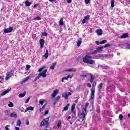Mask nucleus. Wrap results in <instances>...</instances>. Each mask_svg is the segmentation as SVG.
<instances>
[{"mask_svg":"<svg viewBox=\"0 0 130 130\" xmlns=\"http://www.w3.org/2000/svg\"><path fill=\"white\" fill-rule=\"evenodd\" d=\"M88 106H89V103H86L85 107L82 109V112L79 117V121H80V122H82L85 120L86 115L87 114V109L88 108Z\"/></svg>","mask_w":130,"mask_h":130,"instance_id":"obj_1","label":"nucleus"},{"mask_svg":"<svg viewBox=\"0 0 130 130\" xmlns=\"http://www.w3.org/2000/svg\"><path fill=\"white\" fill-rule=\"evenodd\" d=\"M91 58H92V56L86 55L83 58L82 61L84 63L94 64V63H95V61L91 59Z\"/></svg>","mask_w":130,"mask_h":130,"instance_id":"obj_2","label":"nucleus"},{"mask_svg":"<svg viewBox=\"0 0 130 130\" xmlns=\"http://www.w3.org/2000/svg\"><path fill=\"white\" fill-rule=\"evenodd\" d=\"M48 121H49V117L44 119L40 123V126H48Z\"/></svg>","mask_w":130,"mask_h":130,"instance_id":"obj_3","label":"nucleus"},{"mask_svg":"<svg viewBox=\"0 0 130 130\" xmlns=\"http://www.w3.org/2000/svg\"><path fill=\"white\" fill-rule=\"evenodd\" d=\"M95 97V88H92L90 89V100H92Z\"/></svg>","mask_w":130,"mask_h":130,"instance_id":"obj_4","label":"nucleus"},{"mask_svg":"<svg viewBox=\"0 0 130 130\" xmlns=\"http://www.w3.org/2000/svg\"><path fill=\"white\" fill-rule=\"evenodd\" d=\"M13 30H14V27L11 26L6 29H5L4 31V33L7 34V33H11V32H13Z\"/></svg>","mask_w":130,"mask_h":130,"instance_id":"obj_5","label":"nucleus"},{"mask_svg":"<svg viewBox=\"0 0 130 130\" xmlns=\"http://www.w3.org/2000/svg\"><path fill=\"white\" fill-rule=\"evenodd\" d=\"M46 73H47V69H45L43 72L39 74L41 77H42V78H46V76H47Z\"/></svg>","mask_w":130,"mask_h":130,"instance_id":"obj_6","label":"nucleus"},{"mask_svg":"<svg viewBox=\"0 0 130 130\" xmlns=\"http://www.w3.org/2000/svg\"><path fill=\"white\" fill-rule=\"evenodd\" d=\"M39 42L41 48H43V47H44V43H45V41L44 40V39H41L39 40Z\"/></svg>","mask_w":130,"mask_h":130,"instance_id":"obj_7","label":"nucleus"},{"mask_svg":"<svg viewBox=\"0 0 130 130\" xmlns=\"http://www.w3.org/2000/svg\"><path fill=\"white\" fill-rule=\"evenodd\" d=\"M58 92H59V90L58 89H56L54 90L53 92L51 94L52 98H54L55 96H56V94H58Z\"/></svg>","mask_w":130,"mask_h":130,"instance_id":"obj_8","label":"nucleus"},{"mask_svg":"<svg viewBox=\"0 0 130 130\" xmlns=\"http://www.w3.org/2000/svg\"><path fill=\"white\" fill-rule=\"evenodd\" d=\"M6 75L7 76L6 77L5 80L6 81H8V80H9L10 78L12 77V76H13V73H12L11 72H8V73H7Z\"/></svg>","mask_w":130,"mask_h":130,"instance_id":"obj_9","label":"nucleus"},{"mask_svg":"<svg viewBox=\"0 0 130 130\" xmlns=\"http://www.w3.org/2000/svg\"><path fill=\"white\" fill-rule=\"evenodd\" d=\"M71 95H72V93L69 92L68 94L66 93L65 94H62V97H64L65 99L68 100V99H69V96H71Z\"/></svg>","mask_w":130,"mask_h":130,"instance_id":"obj_10","label":"nucleus"},{"mask_svg":"<svg viewBox=\"0 0 130 130\" xmlns=\"http://www.w3.org/2000/svg\"><path fill=\"white\" fill-rule=\"evenodd\" d=\"M96 33L99 35V36H101V35L103 34V31H102V29H98L96 30Z\"/></svg>","mask_w":130,"mask_h":130,"instance_id":"obj_11","label":"nucleus"},{"mask_svg":"<svg viewBox=\"0 0 130 130\" xmlns=\"http://www.w3.org/2000/svg\"><path fill=\"white\" fill-rule=\"evenodd\" d=\"M72 79V78H73V76H72L71 75H68L67 77H63L62 78V82H63V81H64V80H69V79Z\"/></svg>","mask_w":130,"mask_h":130,"instance_id":"obj_12","label":"nucleus"},{"mask_svg":"<svg viewBox=\"0 0 130 130\" xmlns=\"http://www.w3.org/2000/svg\"><path fill=\"white\" fill-rule=\"evenodd\" d=\"M94 80H95V76L91 74L90 82L91 84L93 83V82H94Z\"/></svg>","mask_w":130,"mask_h":130,"instance_id":"obj_13","label":"nucleus"},{"mask_svg":"<svg viewBox=\"0 0 130 130\" xmlns=\"http://www.w3.org/2000/svg\"><path fill=\"white\" fill-rule=\"evenodd\" d=\"M65 72H73L74 73H75L76 69L72 68V69H67L66 70H65Z\"/></svg>","mask_w":130,"mask_h":130,"instance_id":"obj_14","label":"nucleus"},{"mask_svg":"<svg viewBox=\"0 0 130 130\" xmlns=\"http://www.w3.org/2000/svg\"><path fill=\"white\" fill-rule=\"evenodd\" d=\"M127 37H128V34L127 33L123 34L120 36V38H127Z\"/></svg>","mask_w":130,"mask_h":130,"instance_id":"obj_15","label":"nucleus"},{"mask_svg":"<svg viewBox=\"0 0 130 130\" xmlns=\"http://www.w3.org/2000/svg\"><path fill=\"white\" fill-rule=\"evenodd\" d=\"M70 108V104H68L63 109L62 111H67Z\"/></svg>","mask_w":130,"mask_h":130,"instance_id":"obj_16","label":"nucleus"},{"mask_svg":"<svg viewBox=\"0 0 130 130\" xmlns=\"http://www.w3.org/2000/svg\"><path fill=\"white\" fill-rule=\"evenodd\" d=\"M28 110H30L31 111H33V110H34V107H29L27 108L25 111V112H27L28 111Z\"/></svg>","mask_w":130,"mask_h":130,"instance_id":"obj_17","label":"nucleus"},{"mask_svg":"<svg viewBox=\"0 0 130 130\" xmlns=\"http://www.w3.org/2000/svg\"><path fill=\"white\" fill-rule=\"evenodd\" d=\"M81 44H82V39H80L77 42V45L78 47H80Z\"/></svg>","mask_w":130,"mask_h":130,"instance_id":"obj_18","label":"nucleus"},{"mask_svg":"<svg viewBox=\"0 0 130 130\" xmlns=\"http://www.w3.org/2000/svg\"><path fill=\"white\" fill-rule=\"evenodd\" d=\"M9 92H10V90L7 89L6 90H5L4 91H3L1 94V96H4V95H6V94H7V93H9Z\"/></svg>","mask_w":130,"mask_h":130,"instance_id":"obj_19","label":"nucleus"},{"mask_svg":"<svg viewBox=\"0 0 130 130\" xmlns=\"http://www.w3.org/2000/svg\"><path fill=\"white\" fill-rule=\"evenodd\" d=\"M59 24L60 26H62L63 25V18H61L59 21Z\"/></svg>","mask_w":130,"mask_h":130,"instance_id":"obj_20","label":"nucleus"},{"mask_svg":"<svg viewBox=\"0 0 130 130\" xmlns=\"http://www.w3.org/2000/svg\"><path fill=\"white\" fill-rule=\"evenodd\" d=\"M26 95V91H24L23 93H20L18 95V96L20 98H23V97H24V96Z\"/></svg>","mask_w":130,"mask_h":130,"instance_id":"obj_21","label":"nucleus"},{"mask_svg":"<svg viewBox=\"0 0 130 130\" xmlns=\"http://www.w3.org/2000/svg\"><path fill=\"white\" fill-rule=\"evenodd\" d=\"M56 66V62L52 63V66L50 67L51 70H54L55 69V66Z\"/></svg>","mask_w":130,"mask_h":130,"instance_id":"obj_22","label":"nucleus"},{"mask_svg":"<svg viewBox=\"0 0 130 130\" xmlns=\"http://www.w3.org/2000/svg\"><path fill=\"white\" fill-rule=\"evenodd\" d=\"M102 49H103V47L102 46L96 48V50H97L98 52H102V51H103V50H102Z\"/></svg>","mask_w":130,"mask_h":130,"instance_id":"obj_23","label":"nucleus"},{"mask_svg":"<svg viewBox=\"0 0 130 130\" xmlns=\"http://www.w3.org/2000/svg\"><path fill=\"white\" fill-rule=\"evenodd\" d=\"M17 114L15 113H12L10 114V117H14V118H17Z\"/></svg>","mask_w":130,"mask_h":130,"instance_id":"obj_24","label":"nucleus"},{"mask_svg":"<svg viewBox=\"0 0 130 130\" xmlns=\"http://www.w3.org/2000/svg\"><path fill=\"white\" fill-rule=\"evenodd\" d=\"M60 99V96H57L55 99H54V104H55V103H56V102H58V100H59Z\"/></svg>","mask_w":130,"mask_h":130,"instance_id":"obj_25","label":"nucleus"},{"mask_svg":"<svg viewBox=\"0 0 130 130\" xmlns=\"http://www.w3.org/2000/svg\"><path fill=\"white\" fill-rule=\"evenodd\" d=\"M49 53H48V50H46V53L44 55V57H45V58H47L48 57Z\"/></svg>","mask_w":130,"mask_h":130,"instance_id":"obj_26","label":"nucleus"},{"mask_svg":"<svg viewBox=\"0 0 130 130\" xmlns=\"http://www.w3.org/2000/svg\"><path fill=\"white\" fill-rule=\"evenodd\" d=\"M101 57H103V55L98 54L95 57V59H99V58H101Z\"/></svg>","mask_w":130,"mask_h":130,"instance_id":"obj_27","label":"nucleus"},{"mask_svg":"<svg viewBox=\"0 0 130 130\" xmlns=\"http://www.w3.org/2000/svg\"><path fill=\"white\" fill-rule=\"evenodd\" d=\"M76 108V104H74L72 106H71V112H75L74 110H75V108Z\"/></svg>","mask_w":130,"mask_h":130,"instance_id":"obj_28","label":"nucleus"},{"mask_svg":"<svg viewBox=\"0 0 130 130\" xmlns=\"http://www.w3.org/2000/svg\"><path fill=\"white\" fill-rule=\"evenodd\" d=\"M25 6L26 7H30V6H31V2L28 1H26L25 2Z\"/></svg>","mask_w":130,"mask_h":130,"instance_id":"obj_29","label":"nucleus"},{"mask_svg":"<svg viewBox=\"0 0 130 130\" xmlns=\"http://www.w3.org/2000/svg\"><path fill=\"white\" fill-rule=\"evenodd\" d=\"M45 107H46V104L43 105V106L40 109V112H42L43 110L45 109Z\"/></svg>","mask_w":130,"mask_h":130,"instance_id":"obj_30","label":"nucleus"},{"mask_svg":"<svg viewBox=\"0 0 130 130\" xmlns=\"http://www.w3.org/2000/svg\"><path fill=\"white\" fill-rule=\"evenodd\" d=\"M60 125H61V121L59 120L58 121V124L57 125L56 128H59V127L60 126Z\"/></svg>","mask_w":130,"mask_h":130,"instance_id":"obj_31","label":"nucleus"},{"mask_svg":"<svg viewBox=\"0 0 130 130\" xmlns=\"http://www.w3.org/2000/svg\"><path fill=\"white\" fill-rule=\"evenodd\" d=\"M114 3L115 1L114 0H111V8H114Z\"/></svg>","mask_w":130,"mask_h":130,"instance_id":"obj_32","label":"nucleus"},{"mask_svg":"<svg viewBox=\"0 0 130 130\" xmlns=\"http://www.w3.org/2000/svg\"><path fill=\"white\" fill-rule=\"evenodd\" d=\"M109 46H111V45L108 44H106L104 46H103V48H106L107 47H109Z\"/></svg>","mask_w":130,"mask_h":130,"instance_id":"obj_33","label":"nucleus"},{"mask_svg":"<svg viewBox=\"0 0 130 130\" xmlns=\"http://www.w3.org/2000/svg\"><path fill=\"white\" fill-rule=\"evenodd\" d=\"M85 20H86V21H88V20L90 19V15H86L85 17H84V18Z\"/></svg>","mask_w":130,"mask_h":130,"instance_id":"obj_34","label":"nucleus"},{"mask_svg":"<svg viewBox=\"0 0 130 130\" xmlns=\"http://www.w3.org/2000/svg\"><path fill=\"white\" fill-rule=\"evenodd\" d=\"M35 21H39V20H41V18L39 16H37L36 18H34Z\"/></svg>","mask_w":130,"mask_h":130,"instance_id":"obj_35","label":"nucleus"},{"mask_svg":"<svg viewBox=\"0 0 130 130\" xmlns=\"http://www.w3.org/2000/svg\"><path fill=\"white\" fill-rule=\"evenodd\" d=\"M99 89H102L103 88V83H101L98 86Z\"/></svg>","mask_w":130,"mask_h":130,"instance_id":"obj_36","label":"nucleus"},{"mask_svg":"<svg viewBox=\"0 0 130 130\" xmlns=\"http://www.w3.org/2000/svg\"><path fill=\"white\" fill-rule=\"evenodd\" d=\"M106 42H107V40H104L102 41H101L100 43H101V44H105V43H106Z\"/></svg>","mask_w":130,"mask_h":130,"instance_id":"obj_37","label":"nucleus"},{"mask_svg":"<svg viewBox=\"0 0 130 130\" xmlns=\"http://www.w3.org/2000/svg\"><path fill=\"white\" fill-rule=\"evenodd\" d=\"M46 67L45 66H43L42 68H41L39 69L38 71L39 72H42V70L44 69H45Z\"/></svg>","mask_w":130,"mask_h":130,"instance_id":"obj_38","label":"nucleus"},{"mask_svg":"<svg viewBox=\"0 0 130 130\" xmlns=\"http://www.w3.org/2000/svg\"><path fill=\"white\" fill-rule=\"evenodd\" d=\"M40 74H39L38 75V76L35 79L34 81L35 82H36V81H37V80H39V79L40 78Z\"/></svg>","mask_w":130,"mask_h":130,"instance_id":"obj_39","label":"nucleus"},{"mask_svg":"<svg viewBox=\"0 0 130 130\" xmlns=\"http://www.w3.org/2000/svg\"><path fill=\"white\" fill-rule=\"evenodd\" d=\"M9 107H14V104L12 102H10V104H8Z\"/></svg>","mask_w":130,"mask_h":130,"instance_id":"obj_40","label":"nucleus"},{"mask_svg":"<svg viewBox=\"0 0 130 130\" xmlns=\"http://www.w3.org/2000/svg\"><path fill=\"white\" fill-rule=\"evenodd\" d=\"M31 68V66L30 65H26V71H29V70H30V68Z\"/></svg>","mask_w":130,"mask_h":130,"instance_id":"obj_41","label":"nucleus"},{"mask_svg":"<svg viewBox=\"0 0 130 130\" xmlns=\"http://www.w3.org/2000/svg\"><path fill=\"white\" fill-rule=\"evenodd\" d=\"M71 113H73V114H72V118H74V117H75L76 114V112H71Z\"/></svg>","mask_w":130,"mask_h":130,"instance_id":"obj_42","label":"nucleus"},{"mask_svg":"<svg viewBox=\"0 0 130 130\" xmlns=\"http://www.w3.org/2000/svg\"><path fill=\"white\" fill-rule=\"evenodd\" d=\"M123 118V116L122 114H120L119 115V119H120V120H122Z\"/></svg>","mask_w":130,"mask_h":130,"instance_id":"obj_43","label":"nucleus"},{"mask_svg":"<svg viewBox=\"0 0 130 130\" xmlns=\"http://www.w3.org/2000/svg\"><path fill=\"white\" fill-rule=\"evenodd\" d=\"M42 36H45V37H46L47 36V32H42Z\"/></svg>","mask_w":130,"mask_h":130,"instance_id":"obj_44","label":"nucleus"},{"mask_svg":"<svg viewBox=\"0 0 130 130\" xmlns=\"http://www.w3.org/2000/svg\"><path fill=\"white\" fill-rule=\"evenodd\" d=\"M9 127H10V125H7L5 126V129L6 130H10V129L9 128Z\"/></svg>","mask_w":130,"mask_h":130,"instance_id":"obj_45","label":"nucleus"},{"mask_svg":"<svg viewBox=\"0 0 130 130\" xmlns=\"http://www.w3.org/2000/svg\"><path fill=\"white\" fill-rule=\"evenodd\" d=\"M96 112L98 113H100V106L98 107V109L96 110Z\"/></svg>","mask_w":130,"mask_h":130,"instance_id":"obj_46","label":"nucleus"},{"mask_svg":"<svg viewBox=\"0 0 130 130\" xmlns=\"http://www.w3.org/2000/svg\"><path fill=\"white\" fill-rule=\"evenodd\" d=\"M91 0H84L85 3L86 4H89V3H90Z\"/></svg>","mask_w":130,"mask_h":130,"instance_id":"obj_47","label":"nucleus"},{"mask_svg":"<svg viewBox=\"0 0 130 130\" xmlns=\"http://www.w3.org/2000/svg\"><path fill=\"white\" fill-rule=\"evenodd\" d=\"M31 98L30 97V96H29L27 99V100L25 101V103H28V102H29V101L30 100V99Z\"/></svg>","mask_w":130,"mask_h":130,"instance_id":"obj_48","label":"nucleus"},{"mask_svg":"<svg viewBox=\"0 0 130 130\" xmlns=\"http://www.w3.org/2000/svg\"><path fill=\"white\" fill-rule=\"evenodd\" d=\"M80 77H82L83 78H86L88 77V75H80Z\"/></svg>","mask_w":130,"mask_h":130,"instance_id":"obj_49","label":"nucleus"},{"mask_svg":"<svg viewBox=\"0 0 130 130\" xmlns=\"http://www.w3.org/2000/svg\"><path fill=\"white\" fill-rule=\"evenodd\" d=\"M17 125H21V120H18L17 121Z\"/></svg>","mask_w":130,"mask_h":130,"instance_id":"obj_50","label":"nucleus"},{"mask_svg":"<svg viewBox=\"0 0 130 130\" xmlns=\"http://www.w3.org/2000/svg\"><path fill=\"white\" fill-rule=\"evenodd\" d=\"M87 87H88L89 88H91V87H92V85H91V84H90L89 83H88L87 84Z\"/></svg>","mask_w":130,"mask_h":130,"instance_id":"obj_51","label":"nucleus"},{"mask_svg":"<svg viewBox=\"0 0 130 130\" xmlns=\"http://www.w3.org/2000/svg\"><path fill=\"white\" fill-rule=\"evenodd\" d=\"M39 103L40 104H41V105H43V103H44V101H40Z\"/></svg>","mask_w":130,"mask_h":130,"instance_id":"obj_52","label":"nucleus"},{"mask_svg":"<svg viewBox=\"0 0 130 130\" xmlns=\"http://www.w3.org/2000/svg\"><path fill=\"white\" fill-rule=\"evenodd\" d=\"M37 6H39V4H36L34 6V9H36V8H37Z\"/></svg>","mask_w":130,"mask_h":130,"instance_id":"obj_53","label":"nucleus"},{"mask_svg":"<svg viewBox=\"0 0 130 130\" xmlns=\"http://www.w3.org/2000/svg\"><path fill=\"white\" fill-rule=\"evenodd\" d=\"M87 20H85L84 18L83 19V20H82V24H85V23H86V21Z\"/></svg>","mask_w":130,"mask_h":130,"instance_id":"obj_54","label":"nucleus"},{"mask_svg":"<svg viewBox=\"0 0 130 130\" xmlns=\"http://www.w3.org/2000/svg\"><path fill=\"white\" fill-rule=\"evenodd\" d=\"M48 110H47L45 111V113H44V115H47V114H48Z\"/></svg>","mask_w":130,"mask_h":130,"instance_id":"obj_55","label":"nucleus"},{"mask_svg":"<svg viewBox=\"0 0 130 130\" xmlns=\"http://www.w3.org/2000/svg\"><path fill=\"white\" fill-rule=\"evenodd\" d=\"M95 43L97 44V45H99L101 44L100 42H98V41H95Z\"/></svg>","mask_w":130,"mask_h":130,"instance_id":"obj_56","label":"nucleus"},{"mask_svg":"<svg viewBox=\"0 0 130 130\" xmlns=\"http://www.w3.org/2000/svg\"><path fill=\"white\" fill-rule=\"evenodd\" d=\"M67 2L68 4H71V3H72V0H67Z\"/></svg>","mask_w":130,"mask_h":130,"instance_id":"obj_57","label":"nucleus"},{"mask_svg":"<svg viewBox=\"0 0 130 130\" xmlns=\"http://www.w3.org/2000/svg\"><path fill=\"white\" fill-rule=\"evenodd\" d=\"M29 79H30V77H27L25 79L24 81H28L29 80Z\"/></svg>","mask_w":130,"mask_h":130,"instance_id":"obj_58","label":"nucleus"},{"mask_svg":"<svg viewBox=\"0 0 130 130\" xmlns=\"http://www.w3.org/2000/svg\"><path fill=\"white\" fill-rule=\"evenodd\" d=\"M26 125H29V120H26Z\"/></svg>","mask_w":130,"mask_h":130,"instance_id":"obj_59","label":"nucleus"},{"mask_svg":"<svg viewBox=\"0 0 130 130\" xmlns=\"http://www.w3.org/2000/svg\"><path fill=\"white\" fill-rule=\"evenodd\" d=\"M15 129L16 130H20V128H19L18 127H16Z\"/></svg>","mask_w":130,"mask_h":130,"instance_id":"obj_60","label":"nucleus"},{"mask_svg":"<svg viewBox=\"0 0 130 130\" xmlns=\"http://www.w3.org/2000/svg\"><path fill=\"white\" fill-rule=\"evenodd\" d=\"M75 103H77L78 102H79V100H76L75 101Z\"/></svg>","mask_w":130,"mask_h":130,"instance_id":"obj_61","label":"nucleus"},{"mask_svg":"<svg viewBox=\"0 0 130 130\" xmlns=\"http://www.w3.org/2000/svg\"><path fill=\"white\" fill-rule=\"evenodd\" d=\"M71 117L70 116H69L67 119H71Z\"/></svg>","mask_w":130,"mask_h":130,"instance_id":"obj_62","label":"nucleus"},{"mask_svg":"<svg viewBox=\"0 0 130 130\" xmlns=\"http://www.w3.org/2000/svg\"><path fill=\"white\" fill-rule=\"evenodd\" d=\"M2 80H3V78L0 77V83H2Z\"/></svg>","mask_w":130,"mask_h":130,"instance_id":"obj_63","label":"nucleus"},{"mask_svg":"<svg viewBox=\"0 0 130 130\" xmlns=\"http://www.w3.org/2000/svg\"><path fill=\"white\" fill-rule=\"evenodd\" d=\"M128 118H130V114H128V115H127Z\"/></svg>","mask_w":130,"mask_h":130,"instance_id":"obj_64","label":"nucleus"}]
</instances>
